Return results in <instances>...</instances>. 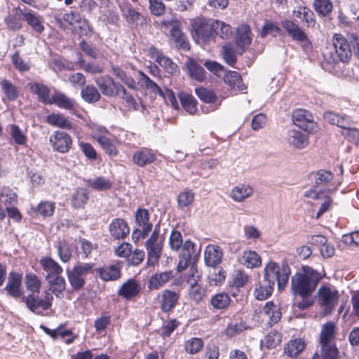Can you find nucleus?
Listing matches in <instances>:
<instances>
[{
    "mask_svg": "<svg viewBox=\"0 0 359 359\" xmlns=\"http://www.w3.org/2000/svg\"><path fill=\"white\" fill-rule=\"evenodd\" d=\"M170 38L177 49L184 51L190 50L189 41L186 34L182 32L181 27L171 28Z\"/></svg>",
    "mask_w": 359,
    "mask_h": 359,
    "instance_id": "5701e85b",
    "label": "nucleus"
},
{
    "mask_svg": "<svg viewBox=\"0 0 359 359\" xmlns=\"http://www.w3.org/2000/svg\"><path fill=\"white\" fill-rule=\"evenodd\" d=\"M141 290L140 284L135 279L129 278L122 284L118 294L126 300H131L139 295Z\"/></svg>",
    "mask_w": 359,
    "mask_h": 359,
    "instance_id": "412c9836",
    "label": "nucleus"
},
{
    "mask_svg": "<svg viewBox=\"0 0 359 359\" xmlns=\"http://www.w3.org/2000/svg\"><path fill=\"white\" fill-rule=\"evenodd\" d=\"M190 32L195 42L200 43L202 40V18L198 17L191 20Z\"/></svg>",
    "mask_w": 359,
    "mask_h": 359,
    "instance_id": "e2e57ef3",
    "label": "nucleus"
},
{
    "mask_svg": "<svg viewBox=\"0 0 359 359\" xmlns=\"http://www.w3.org/2000/svg\"><path fill=\"white\" fill-rule=\"evenodd\" d=\"M172 278L171 271H165L159 273H155L151 276L148 282V288L151 290H158L163 287Z\"/></svg>",
    "mask_w": 359,
    "mask_h": 359,
    "instance_id": "e433bc0d",
    "label": "nucleus"
},
{
    "mask_svg": "<svg viewBox=\"0 0 359 359\" xmlns=\"http://www.w3.org/2000/svg\"><path fill=\"white\" fill-rule=\"evenodd\" d=\"M338 290L332 285L320 287L317 292V302L323 309L325 315L330 314L334 309L339 300Z\"/></svg>",
    "mask_w": 359,
    "mask_h": 359,
    "instance_id": "39448f33",
    "label": "nucleus"
},
{
    "mask_svg": "<svg viewBox=\"0 0 359 359\" xmlns=\"http://www.w3.org/2000/svg\"><path fill=\"white\" fill-rule=\"evenodd\" d=\"M150 214L147 209L139 208L135 212V222L143 230V233H149L152 230L153 224L149 222Z\"/></svg>",
    "mask_w": 359,
    "mask_h": 359,
    "instance_id": "2f4dec72",
    "label": "nucleus"
},
{
    "mask_svg": "<svg viewBox=\"0 0 359 359\" xmlns=\"http://www.w3.org/2000/svg\"><path fill=\"white\" fill-rule=\"evenodd\" d=\"M222 257V252L219 246L209 245L206 247L203 258L208 266H216L220 263Z\"/></svg>",
    "mask_w": 359,
    "mask_h": 359,
    "instance_id": "bb28decb",
    "label": "nucleus"
},
{
    "mask_svg": "<svg viewBox=\"0 0 359 359\" xmlns=\"http://www.w3.org/2000/svg\"><path fill=\"white\" fill-rule=\"evenodd\" d=\"M86 182L88 187L98 191L109 190L113 186L112 181L104 177H97L94 179H89Z\"/></svg>",
    "mask_w": 359,
    "mask_h": 359,
    "instance_id": "37998d69",
    "label": "nucleus"
},
{
    "mask_svg": "<svg viewBox=\"0 0 359 359\" xmlns=\"http://www.w3.org/2000/svg\"><path fill=\"white\" fill-rule=\"evenodd\" d=\"M180 298V292L169 289L161 291L158 294V302L161 311L165 313L173 312L175 307L179 304Z\"/></svg>",
    "mask_w": 359,
    "mask_h": 359,
    "instance_id": "f8f14e48",
    "label": "nucleus"
},
{
    "mask_svg": "<svg viewBox=\"0 0 359 359\" xmlns=\"http://www.w3.org/2000/svg\"><path fill=\"white\" fill-rule=\"evenodd\" d=\"M224 81L233 89H237L239 91L243 90L242 79L236 72H229L226 73Z\"/></svg>",
    "mask_w": 359,
    "mask_h": 359,
    "instance_id": "4d7b16f0",
    "label": "nucleus"
},
{
    "mask_svg": "<svg viewBox=\"0 0 359 359\" xmlns=\"http://www.w3.org/2000/svg\"><path fill=\"white\" fill-rule=\"evenodd\" d=\"M352 121L349 120L345 128H342L341 135L348 141L359 144V130L351 127Z\"/></svg>",
    "mask_w": 359,
    "mask_h": 359,
    "instance_id": "052dcab7",
    "label": "nucleus"
},
{
    "mask_svg": "<svg viewBox=\"0 0 359 359\" xmlns=\"http://www.w3.org/2000/svg\"><path fill=\"white\" fill-rule=\"evenodd\" d=\"M22 20H25L35 32L41 34L44 31L45 27L43 25L42 17L36 14L34 11L31 10L24 11V13H22Z\"/></svg>",
    "mask_w": 359,
    "mask_h": 359,
    "instance_id": "c85d7f7f",
    "label": "nucleus"
},
{
    "mask_svg": "<svg viewBox=\"0 0 359 359\" xmlns=\"http://www.w3.org/2000/svg\"><path fill=\"white\" fill-rule=\"evenodd\" d=\"M287 142L297 149H303L309 144V136L297 130L288 131Z\"/></svg>",
    "mask_w": 359,
    "mask_h": 359,
    "instance_id": "a878e982",
    "label": "nucleus"
},
{
    "mask_svg": "<svg viewBox=\"0 0 359 359\" xmlns=\"http://www.w3.org/2000/svg\"><path fill=\"white\" fill-rule=\"evenodd\" d=\"M290 275V269L287 265H283L282 267L279 266V271L276 273L274 283L277 282L278 288L279 290H283L289 280Z\"/></svg>",
    "mask_w": 359,
    "mask_h": 359,
    "instance_id": "5fc2aeb1",
    "label": "nucleus"
},
{
    "mask_svg": "<svg viewBox=\"0 0 359 359\" xmlns=\"http://www.w3.org/2000/svg\"><path fill=\"white\" fill-rule=\"evenodd\" d=\"M252 189L248 185H238L235 187L231 192V197L236 202H242L252 194Z\"/></svg>",
    "mask_w": 359,
    "mask_h": 359,
    "instance_id": "09e8293b",
    "label": "nucleus"
},
{
    "mask_svg": "<svg viewBox=\"0 0 359 359\" xmlns=\"http://www.w3.org/2000/svg\"><path fill=\"white\" fill-rule=\"evenodd\" d=\"M28 86L30 91L37 95L39 102L46 104H50V90L47 86L38 82L29 83Z\"/></svg>",
    "mask_w": 359,
    "mask_h": 359,
    "instance_id": "c756f323",
    "label": "nucleus"
},
{
    "mask_svg": "<svg viewBox=\"0 0 359 359\" xmlns=\"http://www.w3.org/2000/svg\"><path fill=\"white\" fill-rule=\"evenodd\" d=\"M304 348V341L301 339H295L287 342L284 348V352L289 357H295L302 353Z\"/></svg>",
    "mask_w": 359,
    "mask_h": 359,
    "instance_id": "a18cd8bd",
    "label": "nucleus"
},
{
    "mask_svg": "<svg viewBox=\"0 0 359 359\" xmlns=\"http://www.w3.org/2000/svg\"><path fill=\"white\" fill-rule=\"evenodd\" d=\"M221 102L215 92L203 88V113L216 110Z\"/></svg>",
    "mask_w": 359,
    "mask_h": 359,
    "instance_id": "c9c22d12",
    "label": "nucleus"
},
{
    "mask_svg": "<svg viewBox=\"0 0 359 359\" xmlns=\"http://www.w3.org/2000/svg\"><path fill=\"white\" fill-rule=\"evenodd\" d=\"M11 60L15 69L20 73H24L30 70V63L24 60L19 50H16L11 55Z\"/></svg>",
    "mask_w": 359,
    "mask_h": 359,
    "instance_id": "13d9d810",
    "label": "nucleus"
},
{
    "mask_svg": "<svg viewBox=\"0 0 359 359\" xmlns=\"http://www.w3.org/2000/svg\"><path fill=\"white\" fill-rule=\"evenodd\" d=\"M279 271V265L273 262H269L264 271V280L265 283H270V285L274 286V278L276 273Z\"/></svg>",
    "mask_w": 359,
    "mask_h": 359,
    "instance_id": "680f3d73",
    "label": "nucleus"
},
{
    "mask_svg": "<svg viewBox=\"0 0 359 359\" xmlns=\"http://www.w3.org/2000/svg\"><path fill=\"white\" fill-rule=\"evenodd\" d=\"M274 286L270 285V283H265L263 280L262 283L258 287L255 288V296L257 299L264 300L270 297L273 291Z\"/></svg>",
    "mask_w": 359,
    "mask_h": 359,
    "instance_id": "0e129e2a",
    "label": "nucleus"
},
{
    "mask_svg": "<svg viewBox=\"0 0 359 359\" xmlns=\"http://www.w3.org/2000/svg\"><path fill=\"white\" fill-rule=\"evenodd\" d=\"M252 40V34L250 27L246 24H242L237 28L235 42L239 54H243L250 45Z\"/></svg>",
    "mask_w": 359,
    "mask_h": 359,
    "instance_id": "6ab92c4d",
    "label": "nucleus"
},
{
    "mask_svg": "<svg viewBox=\"0 0 359 359\" xmlns=\"http://www.w3.org/2000/svg\"><path fill=\"white\" fill-rule=\"evenodd\" d=\"M22 274L16 271H11L8 274L7 283L4 287L7 294L14 299L24 297L21 289Z\"/></svg>",
    "mask_w": 359,
    "mask_h": 359,
    "instance_id": "a211bd4d",
    "label": "nucleus"
},
{
    "mask_svg": "<svg viewBox=\"0 0 359 359\" xmlns=\"http://www.w3.org/2000/svg\"><path fill=\"white\" fill-rule=\"evenodd\" d=\"M108 231L111 238L123 241L130 234V228L127 221L123 218H114L109 224Z\"/></svg>",
    "mask_w": 359,
    "mask_h": 359,
    "instance_id": "f3484780",
    "label": "nucleus"
},
{
    "mask_svg": "<svg viewBox=\"0 0 359 359\" xmlns=\"http://www.w3.org/2000/svg\"><path fill=\"white\" fill-rule=\"evenodd\" d=\"M148 55L168 74L176 75L180 73L178 66L169 57L166 56L161 50L151 46L148 48Z\"/></svg>",
    "mask_w": 359,
    "mask_h": 359,
    "instance_id": "9d476101",
    "label": "nucleus"
},
{
    "mask_svg": "<svg viewBox=\"0 0 359 359\" xmlns=\"http://www.w3.org/2000/svg\"><path fill=\"white\" fill-rule=\"evenodd\" d=\"M313 6L316 13L321 16L328 15L333 8L330 0H314Z\"/></svg>",
    "mask_w": 359,
    "mask_h": 359,
    "instance_id": "bf43d9fd",
    "label": "nucleus"
},
{
    "mask_svg": "<svg viewBox=\"0 0 359 359\" xmlns=\"http://www.w3.org/2000/svg\"><path fill=\"white\" fill-rule=\"evenodd\" d=\"M232 32L231 26L224 22L213 19L203 20V41L217 35L222 39H228Z\"/></svg>",
    "mask_w": 359,
    "mask_h": 359,
    "instance_id": "0eeeda50",
    "label": "nucleus"
},
{
    "mask_svg": "<svg viewBox=\"0 0 359 359\" xmlns=\"http://www.w3.org/2000/svg\"><path fill=\"white\" fill-rule=\"evenodd\" d=\"M88 200V190L83 187H78L72 195L71 203L75 209L83 208Z\"/></svg>",
    "mask_w": 359,
    "mask_h": 359,
    "instance_id": "72a5a7b5",
    "label": "nucleus"
},
{
    "mask_svg": "<svg viewBox=\"0 0 359 359\" xmlns=\"http://www.w3.org/2000/svg\"><path fill=\"white\" fill-rule=\"evenodd\" d=\"M333 46L339 59L342 62L347 61L351 56V48L346 39L340 34L333 36Z\"/></svg>",
    "mask_w": 359,
    "mask_h": 359,
    "instance_id": "4be33fe9",
    "label": "nucleus"
},
{
    "mask_svg": "<svg viewBox=\"0 0 359 359\" xmlns=\"http://www.w3.org/2000/svg\"><path fill=\"white\" fill-rule=\"evenodd\" d=\"M263 313L269 318L268 323L273 325L277 323L282 317V312L278 305L273 302H267L263 308Z\"/></svg>",
    "mask_w": 359,
    "mask_h": 359,
    "instance_id": "f704fd0d",
    "label": "nucleus"
},
{
    "mask_svg": "<svg viewBox=\"0 0 359 359\" xmlns=\"http://www.w3.org/2000/svg\"><path fill=\"white\" fill-rule=\"evenodd\" d=\"M55 248L58 257L62 262L67 263L70 261L73 250L70 243L67 240H59L55 245Z\"/></svg>",
    "mask_w": 359,
    "mask_h": 359,
    "instance_id": "a19ab883",
    "label": "nucleus"
},
{
    "mask_svg": "<svg viewBox=\"0 0 359 359\" xmlns=\"http://www.w3.org/2000/svg\"><path fill=\"white\" fill-rule=\"evenodd\" d=\"M39 264L46 273V280L62 274V267L50 257H42L39 260Z\"/></svg>",
    "mask_w": 359,
    "mask_h": 359,
    "instance_id": "aec40b11",
    "label": "nucleus"
},
{
    "mask_svg": "<svg viewBox=\"0 0 359 359\" xmlns=\"http://www.w3.org/2000/svg\"><path fill=\"white\" fill-rule=\"evenodd\" d=\"M294 15L306 23V27H313L316 24L314 14L309 8L299 6L293 11Z\"/></svg>",
    "mask_w": 359,
    "mask_h": 359,
    "instance_id": "ea45409f",
    "label": "nucleus"
},
{
    "mask_svg": "<svg viewBox=\"0 0 359 359\" xmlns=\"http://www.w3.org/2000/svg\"><path fill=\"white\" fill-rule=\"evenodd\" d=\"M281 26L294 41L301 44L303 48H311V43L306 34L294 20H283L281 21Z\"/></svg>",
    "mask_w": 359,
    "mask_h": 359,
    "instance_id": "1a4fd4ad",
    "label": "nucleus"
},
{
    "mask_svg": "<svg viewBox=\"0 0 359 359\" xmlns=\"http://www.w3.org/2000/svg\"><path fill=\"white\" fill-rule=\"evenodd\" d=\"M13 13H8L4 18L6 27L13 32L19 31L22 28V13L24 11L20 7L13 9Z\"/></svg>",
    "mask_w": 359,
    "mask_h": 359,
    "instance_id": "393cba45",
    "label": "nucleus"
},
{
    "mask_svg": "<svg viewBox=\"0 0 359 359\" xmlns=\"http://www.w3.org/2000/svg\"><path fill=\"white\" fill-rule=\"evenodd\" d=\"M65 324L60 325L57 328L51 330L45 325H41L40 328L53 339H57L59 337L65 338L67 336H72V337L66 339L65 343L70 344L73 343L76 338V335H74L72 330H65Z\"/></svg>",
    "mask_w": 359,
    "mask_h": 359,
    "instance_id": "b1692460",
    "label": "nucleus"
},
{
    "mask_svg": "<svg viewBox=\"0 0 359 359\" xmlns=\"http://www.w3.org/2000/svg\"><path fill=\"white\" fill-rule=\"evenodd\" d=\"M51 104H55L59 108L69 111L74 110L77 106L76 102L74 99L60 92H56L51 96Z\"/></svg>",
    "mask_w": 359,
    "mask_h": 359,
    "instance_id": "7c9ffc66",
    "label": "nucleus"
},
{
    "mask_svg": "<svg viewBox=\"0 0 359 359\" xmlns=\"http://www.w3.org/2000/svg\"><path fill=\"white\" fill-rule=\"evenodd\" d=\"M138 74L141 80L144 81L147 89L151 90L154 93L158 94L159 96L163 95V90L161 87L151 80L144 72L139 71Z\"/></svg>",
    "mask_w": 359,
    "mask_h": 359,
    "instance_id": "338daca9",
    "label": "nucleus"
},
{
    "mask_svg": "<svg viewBox=\"0 0 359 359\" xmlns=\"http://www.w3.org/2000/svg\"><path fill=\"white\" fill-rule=\"evenodd\" d=\"M50 285V291L57 298H62L64 297V292L66 289L67 283L65 278L60 275L47 280Z\"/></svg>",
    "mask_w": 359,
    "mask_h": 359,
    "instance_id": "4c0bfd02",
    "label": "nucleus"
},
{
    "mask_svg": "<svg viewBox=\"0 0 359 359\" xmlns=\"http://www.w3.org/2000/svg\"><path fill=\"white\" fill-rule=\"evenodd\" d=\"M177 96L186 111L191 114H194L197 111L198 102L191 93L182 90L178 93Z\"/></svg>",
    "mask_w": 359,
    "mask_h": 359,
    "instance_id": "473e14b6",
    "label": "nucleus"
},
{
    "mask_svg": "<svg viewBox=\"0 0 359 359\" xmlns=\"http://www.w3.org/2000/svg\"><path fill=\"white\" fill-rule=\"evenodd\" d=\"M107 135H109V132L105 130V134L96 135L94 136V138L107 154L110 156H116L118 154V150L113 141Z\"/></svg>",
    "mask_w": 359,
    "mask_h": 359,
    "instance_id": "cd10ccee",
    "label": "nucleus"
},
{
    "mask_svg": "<svg viewBox=\"0 0 359 359\" xmlns=\"http://www.w3.org/2000/svg\"><path fill=\"white\" fill-rule=\"evenodd\" d=\"M102 95L112 97H116L120 93V89H123V86L115 81L108 75H103L95 80Z\"/></svg>",
    "mask_w": 359,
    "mask_h": 359,
    "instance_id": "2eb2a0df",
    "label": "nucleus"
},
{
    "mask_svg": "<svg viewBox=\"0 0 359 359\" xmlns=\"http://www.w3.org/2000/svg\"><path fill=\"white\" fill-rule=\"evenodd\" d=\"M158 157V151L148 147H141L135 150L132 156L133 163L140 167L144 168L154 163Z\"/></svg>",
    "mask_w": 359,
    "mask_h": 359,
    "instance_id": "4468645a",
    "label": "nucleus"
},
{
    "mask_svg": "<svg viewBox=\"0 0 359 359\" xmlns=\"http://www.w3.org/2000/svg\"><path fill=\"white\" fill-rule=\"evenodd\" d=\"M160 226L156 224L150 237L145 242L147 250V264L154 266L158 262L163 249V243L160 240Z\"/></svg>",
    "mask_w": 359,
    "mask_h": 359,
    "instance_id": "423d86ee",
    "label": "nucleus"
},
{
    "mask_svg": "<svg viewBox=\"0 0 359 359\" xmlns=\"http://www.w3.org/2000/svg\"><path fill=\"white\" fill-rule=\"evenodd\" d=\"M48 124L65 129H72V123L62 114H51L46 117Z\"/></svg>",
    "mask_w": 359,
    "mask_h": 359,
    "instance_id": "c03bdc74",
    "label": "nucleus"
},
{
    "mask_svg": "<svg viewBox=\"0 0 359 359\" xmlns=\"http://www.w3.org/2000/svg\"><path fill=\"white\" fill-rule=\"evenodd\" d=\"M225 272L216 266L210 270L208 280L210 285H217L224 280Z\"/></svg>",
    "mask_w": 359,
    "mask_h": 359,
    "instance_id": "69168bd1",
    "label": "nucleus"
},
{
    "mask_svg": "<svg viewBox=\"0 0 359 359\" xmlns=\"http://www.w3.org/2000/svg\"><path fill=\"white\" fill-rule=\"evenodd\" d=\"M243 264L248 268L259 267L262 264L260 256L252 250L245 251L243 255Z\"/></svg>",
    "mask_w": 359,
    "mask_h": 359,
    "instance_id": "864d4df0",
    "label": "nucleus"
},
{
    "mask_svg": "<svg viewBox=\"0 0 359 359\" xmlns=\"http://www.w3.org/2000/svg\"><path fill=\"white\" fill-rule=\"evenodd\" d=\"M120 9L123 18L134 28H144L147 26V17L138 12L130 3H123L120 6Z\"/></svg>",
    "mask_w": 359,
    "mask_h": 359,
    "instance_id": "6e6552de",
    "label": "nucleus"
},
{
    "mask_svg": "<svg viewBox=\"0 0 359 359\" xmlns=\"http://www.w3.org/2000/svg\"><path fill=\"white\" fill-rule=\"evenodd\" d=\"M94 266L92 262H77L72 269H67V277L74 290L79 291L84 287L86 277L95 272Z\"/></svg>",
    "mask_w": 359,
    "mask_h": 359,
    "instance_id": "7ed1b4c3",
    "label": "nucleus"
},
{
    "mask_svg": "<svg viewBox=\"0 0 359 359\" xmlns=\"http://www.w3.org/2000/svg\"><path fill=\"white\" fill-rule=\"evenodd\" d=\"M200 257V248L196 246L190 240L185 241L182 252L179 256V262L177 266L178 272L184 271L189 265L190 267V273L187 278V283L190 287L189 290V296L191 299L196 303H200L202 301V286L201 284V274L196 268V263Z\"/></svg>",
    "mask_w": 359,
    "mask_h": 359,
    "instance_id": "f257e3e1",
    "label": "nucleus"
},
{
    "mask_svg": "<svg viewBox=\"0 0 359 359\" xmlns=\"http://www.w3.org/2000/svg\"><path fill=\"white\" fill-rule=\"evenodd\" d=\"M123 264L120 261H116L113 264L104 265L101 267L95 269L97 276L103 281H115L121 277V269Z\"/></svg>",
    "mask_w": 359,
    "mask_h": 359,
    "instance_id": "dca6fc26",
    "label": "nucleus"
},
{
    "mask_svg": "<svg viewBox=\"0 0 359 359\" xmlns=\"http://www.w3.org/2000/svg\"><path fill=\"white\" fill-rule=\"evenodd\" d=\"M55 205L54 202L43 201L36 206L32 207V210L37 216L40 215L44 218L50 217L55 212Z\"/></svg>",
    "mask_w": 359,
    "mask_h": 359,
    "instance_id": "79ce46f5",
    "label": "nucleus"
},
{
    "mask_svg": "<svg viewBox=\"0 0 359 359\" xmlns=\"http://www.w3.org/2000/svg\"><path fill=\"white\" fill-rule=\"evenodd\" d=\"M25 284L27 290L31 293H39L41 288V280L40 278L33 272L25 273Z\"/></svg>",
    "mask_w": 359,
    "mask_h": 359,
    "instance_id": "49530a36",
    "label": "nucleus"
},
{
    "mask_svg": "<svg viewBox=\"0 0 359 359\" xmlns=\"http://www.w3.org/2000/svg\"><path fill=\"white\" fill-rule=\"evenodd\" d=\"M335 325L332 322H328L323 325L320 332V344H332V341L334 337Z\"/></svg>",
    "mask_w": 359,
    "mask_h": 359,
    "instance_id": "8fccbe9b",
    "label": "nucleus"
},
{
    "mask_svg": "<svg viewBox=\"0 0 359 359\" xmlns=\"http://www.w3.org/2000/svg\"><path fill=\"white\" fill-rule=\"evenodd\" d=\"M322 278L320 273L310 266H303L302 273H297L292 277L291 287L293 294L302 298L307 297L316 290Z\"/></svg>",
    "mask_w": 359,
    "mask_h": 359,
    "instance_id": "f03ea898",
    "label": "nucleus"
},
{
    "mask_svg": "<svg viewBox=\"0 0 359 359\" xmlns=\"http://www.w3.org/2000/svg\"><path fill=\"white\" fill-rule=\"evenodd\" d=\"M323 118L330 123L336 125L341 129L346 127V123L350 120L346 116H340L339 114L330 111L325 112Z\"/></svg>",
    "mask_w": 359,
    "mask_h": 359,
    "instance_id": "6e6d98bb",
    "label": "nucleus"
},
{
    "mask_svg": "<svg viewBox=\"0 0 359 359\" xmlns=\"http://www.w3.org/2000/svg\"><path fill=\"white\" fill-rule=\"evenodd\" d=\"M185 70L191 79L202 81V67L194 60L189 58L185 63Z\"/></svg>",
    "mask_w": 359,
    "mask_h": 359,
    "instance_id": "603ef678",
    "label": "nucleus"
},
{
    "mask_svg": "<svg viewBox=\"0 0 359 359\" xmlns=\"http://www.w3.org/2000/svg\"><path fill=\"white\" fill-rule=\"evenodd\" d=\"M49 142L53 151L61 154L68 153L73 145L71 135L62 130L54 131L49 137Z\"/></svg>",
    "mask_w": 359,
    "mask_h": 359,
    "instance_id": "9b49d317",
    "label": "nucleus"
},
{
    "mask_svg": "<svg viewBox=\"0 0 359 359\" xmlns=\"http://www.w3.org/2000/svg\"><path fill=\"white\" fill-rule=\"evenodd\" d=\"M0 85L2 92L8 101L13 102L18 98L19 89L10 80L3 79L0 81Z\"/></svg>",
    "mask_w": 359,
    "mask_h": 359,
    "instance_id": "58836bf2",
    "label": "nucleus"
},
{
    "mask_svg": "<svg viewBox=\"0 0 359 359\" xmlns=\"http://www.w3.org/2000/svg\"><path fill=\"white\" fill-rule=\"evenodd\" d=\"M194 200V194L191 190L185 189L181 191L177 198V205L180 208H184L190 205Z\"/></svg>",
    "mask_w": 359,
    "mask_h": 359,
    "instance_id": "774afa93",
    "label": "nucleus"
},
{
    "mask_svg": "<svg viewBox=\"0 0 359 359\" xmlns=\"http://www.w3.org/2000/svg\"><path fill=\"white\" fill-rule=\"evenodd\" d=\"M21 301L25 304L30 311L40 315L43 311H47L51 308L53 296L50 290H46L42 298L39 296V293L32 292L27 296L24 295Z\"/></svg>",
    "mask_w": 359,
    "mask_h": 359,
    "instance_id": "20e7f679",
    "label": "nucleus"
},
{
    "mask_svg": "<svg viewBox=\"0 0 359 359\" xmlns=\"http://www.w3.org/2000/svg\"><path fill=\"white\" fill-rule=\"evenodd\" d=\"M292 121L299 128L309 133L316 130L317 126L312 114L307 110L297 109L292 113Z\"/></svg>",
    "mask_w": 359,
    "mask_h": 359,
    "instance_id": "ddd939ff",
    "label": "nucleus"
},
{
    "mask_svg": "<svg viewBox=\"0 0 359 359\" xmlns=\"http://www.w3.org/2000/svg\"><path fill=\"white\" fill-rule=\"evenodd\" d=\"M113 74L124 83L129 88L136 89L137 85L135 79L118 66H111Z\"/></svg>",
    "mask_w": 359,
    "mask_h": 359,
    "instance_id": "3c124183",
    "label": "nucleus"
},
{
    "mask_svg": "<svg viewBox=\"0 0 359 359\" xmlns=\"http://www.w3.org/2000/svg\"><path fill=\"white\" fill-rule=\"evenodd\" d=\"M81 96L88 103H95L99 101L101 95L95 86L87 85L81 91Z\"/></svg>",
    "mask_w": 359,
    "mask_h": 359,
    "instance_id": "de8ad7c7",
    "label": "nucleus"
}]
</instances>
